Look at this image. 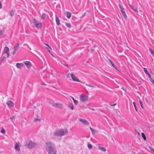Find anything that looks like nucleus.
Listing matches in <instances>:
<instances>
[{
    "label": "nucleus",
    "mask_w": 154,
    "mask_h": 154,
    "mask_svg": "<svg viewBox=\"0 0 154 154\" xmlns=\"http://www.w3.org/2000/svg\"><path fill=\"white\" fill-rule=\"evenodd\" d=\"M45 148L48 154H56L54 146L52 143L50 141H48L46 143Z\"/></svg>",
    "instance_id": "nucleus-1"
},
{
    "label": "nucleus",
    "mask_w": 154,
    "mask_h": 154,
    "mask_svg": "<svg viewBox=\"0 0 154 154\" xmlns=\"http://www.w3.org/2000/svg\"><path fill=\"white\" fill-rule=\"evenodd\" d=\"M68 131L66 129H57L54 132V135L55 136L61 137L68 134Z\"/></svg>",
    "instance_id": "nucleus-2"
},
{
    "label": "nucleus",
    "mask_w": 154,
    "mask_h": 154,
    "mask_svg": "<svg viewBox=\"0 0 154 154\" xmlns=\"http://www.w3.org/2000/svg\"><path fill=\"white\" fill-rule=\"evenodd\" d=\"M37 146V144L36 143H33L31 140L29 141L27 143V147L30 149L36 147Z\"/></svg>",
    "instance_id": "nucleus-3"
},
{
    "label": "nucleus",
    "mask_w": 154,
    "mask_h": 154,
    "mask_svg": "<svg viewBox=\"0 0 154 154\" xmlns=\"http://www.w3.org/2000/svg\"><path fill=\"white\" fill-rule=\"evenodd\" d=\"M80 100L83 102H85L88 99V96L85 94H82L80 95Z\"/></svg>",
    "instance_id": "nucleus-4"
},
{
    "label": "nucleus",
    "mask_w": 154,
    "mask_h": 154,
    "mask_svg": "<svg viewBox=\"0 0 154 154\" xmlns=\"http://www.w3.org/2000/svg\"><path fill=\"white\" fill-rule=\"evenodd\" d=\"M52 106L60 109H62L63 107L62 104L57 103H51Z\"/></svg>",
    "instance_id": "nucleus-5"
},
{
    "label": "nucleus",
    "mask_w": 154,
    "mask_h": 154,
    "mask_svg": "<svg viewBox=\"0 0 154 154\" xmlns=\"http://www.w3.org/2000/svg\"><path fill=\"white\" fill-rule=\"evenodd\" d=\"M9 49L8 48L7 46L5 47L3 52V54H7V57H9V53L8 52Z\"/></svg>",
    "instance_id": "nucleus-6"
},
{
    "label": "nucleus",
    "mask_w": 154,
    "mask_h": 154,
    "mask_svg": "<svg viewBox=\"0 0 154 154\" xmlns=\"http://www.w3.org/2000/svg\"><path fill=\"white\" fill-rule=\"evenodd\" d=\"M79 121L81 122L83 124L85 125H89V123L85 119H83L81 118H79Z\"/></svg>",
    "instance_id": "nucleus-7"
},
{
    "label": "nucleus",
    "mask_w": 154,
    "mask_h": 154,
    "mask_svg": "<svg viewBox=\"0 0 154 154\" xmlns=\"http://www.w3.org/2000/svg\"><path fill=\"white\" fill-rule=\"evenodd\" d=\"M71 76L72 79L73 81L79 82H80V80L78 79V78L75 75L71 73Z\"/></svg>",
    "instance_id": "nucleus-8"
},
{
    "label": "nucleus",
    "mask_w": 154,
    "mask_h": 154,
    "mask_svg": "<svg viewBox=\"0 0 154 154\" xmlns=\"http://www.w3.org/2000/svg\"><path fill=\"white\" fill-rule=\"evenodd\" d=\"M23 63L27 67L30 68L31 67L32 64L29 61H25L23 62Z\"/></svg>",
    "instance_id": "nucleus-9"
},
{
    "label": "nucleus",
    "mask_w": 154,
    "mask_h": 154,
    "mask_svg": "<svg viewBox=\"0 0 154 154\" xmlns=\"http://www.w3.org/2000/svg\"><path fill=\"white\" fill-rule=\"evenodd\" d=\"M23 64L22 63H17L16 64V67L20 69H21L23 66Z\"/></svg>",
    "instance_id": "nucleus-10"
},
{
    "label": "nucleus",
    "mask_w": 154,
    "mask_h": 154,
    "mask_svg": "<svg viewBox=\"0 0 154 154\" xmlns=\"http://www.w3.org/2000/svg\"><path fill=\"white\" fill-rule=\"evenodd\" d=\"M7 104L10 107H12L14 106L13 103L10 100L8 101Z\"/></svg>",
    "instance_id": "nucleus-11"
},
{
    "label": "nucleus",
    "mask_w": 154,
    "mask_h": 154,
    "mask_svg": "<svg viewBox=\"0 0 154 154\" xmlns=\"http://www.w3.org/2000/svg\"><path fill=\"white\" fill-rule=\"evenodd\" d=\"M107 59H108L109 61V62H110V63L111 64L112 66L116 69V70H118L116 68V66L114 64L113 62L110 59H108V58H107Z\"/></svg>",
    "instance_id": "nucleus-12"
},
{
    "label": "nucleus",
    "mask_w": 154,
    "mask_h": 154,
    "mask_svg": "<svg viewBox=\"0 0 154 154\" xmlns=\"http://www.w3.org/2000/svg\"><path fill=\"white\" fill-rule=\"evenodd\" d=\"M15 148L16 150L19 151L20 150V146L18 144L16 143L15 145Z\"/></svg>",
    "instance_id": "nucleus-13"
},
{
    "label": "nucleus",
    "mask_w": 154,
    "mask_h": 154,
    "mask_svg": "<svg viewBox=\"0 0 154 154\" xmlns=\"http://www.w3.org/2000/svg\"><path fill=\"white\" fill-rule=\"evenodd\" d=\"M55 20L57 24V25H59L60 23V20L59 18L57 17L56 15L55 16Z\"/></svg>",
    "instance_id": "nucleus-14"
},
{
    "label": "nucleus",
    "mask_w": 154,
    "mask_h": 154,
    "mask_svg": "<svg viewBox=\"0 0 154 154\" xmlns=\"http://www.w3.org/2000/svg\"><path fill=\"white\" fill-rule=\"evenodd\" d=\"M143 70L145 73L148 75V77L149 78H151V76L147 71V69L146 68H144Z\"/></svg>",
    "instance_id": "nucleus-15"
},
{
    "label": "nucleus",
    "mask_w": 154,
    "mask_h": 154,
    "mask_svg": "<svg viewBox=\"0 0 154 154\" xmlns=\"http://www.w3.org/2000/svg\"><path fill=\"white\" fill-rule=\"evenodd\" d=\"M19 48V44L18 43H17L16 45L14 46V49L17 51Z\"/></svg>",
    "instance_id": "nucleus-16"
},
{
    "label": "nucleus",
    "mask_w": 154,
    "mask_h": 154,
    "mask_svg": "<svg viewBox=\"0 0 154 154\" xmlns=\"http://www.w3.org/2000/svg\"><path fill=\"white\" fill-rule=\"evenodd\" d=\"M119 6L122 13H123V12L125 11L122 5H121L120 4H119Z\"/></svg>",
    "instance_id": "nucleus-17"
},
{
    "label": "nucleus",
    "mask_w": 154,
    "mask_h": 154,
    "mask_svg": "<svg viewBox=\"0 0 154 154\" xmlns=\"http://www.w3.org/2000/svg\"><path fill=\"white\" fill-rule=\"evenodd\" d=\"M35 26L36 27L38 28H41L42 27V23H37L35 24Z\"/></svg>",
    "instance_id": "nucleus-18"
},
{
    "label": "nucleus",
    "mask_w": 154,
    "mask_h": 154,
    "mask_svg": "<svg viewBox=\"0 0 154 154\" xmlns=\"http://www.w3.org/2000/svg\"><path fill=\"white\" fill-rule=\"evenodd\" d=\"M66 16L68 19L70 18L71 17V13L69 12H66Z\"/></svg>",
    "instance_id": "nucleus-19"
},
{
    "label": "nucleus",
    "mask_w": 154,
    "mask_h": 154,
    "mask_svg": "<svg viewBox=\"0 0 154 154\" xmlns=\"http://www.w3.org/2000/svg\"><path fill=\"white\" fill-rule=\"evenodd\" d=\"M98 149H100V150H102L103 151H104V152H105L106 151V148H104L103 147H100V146H99L98 147Z\"/></svg>",
    "instance_id": "nucleus-20"
},
{
    "label": "nucleus",
    "mask_w": 154,
    "mask_h": 154,
    "mask_svg": "<svg viewBox=\"0 0 154 154\" xmlns=\"http://www.w3.org/2000/svg\"><path fill=\"white\" fill-rule=\"evenodd\" d=\"M69 107L72 110H73L74 109L73 105V104L72 103H70L69 104Z\"/></svg>",
    "instance_id": "nucleus-21"
},
{
    "label": "nucleus",
    "mask_w": 154,
    "mask_h": 154,
    "mask_svg": "<svg viewBox=\"0 0 154 154\" xmlns=\"http://www.w3.org/2000/svg\"><path fill=\"white\" fill-rule=\"evenodd\" d=\"M129 6L131 7V8L135 12H137V9L136 8H134L131 5H129Z\"/></svg>",
    "instance_id": "nucleus-22"
},
{
    "label": "nucleus",
    "mask_w": 154,
    "mask_h": 154,
    "mask_svg": "<svg viewBox=\"0 0 154 154\" xmlns=\"http://www.w3.org/2000/svg\"><path fill=\"white\" fill-rule=\"evenodd\" d=\"M122 13V15H123L124 17L125 18L126 20L127 18V16L125 12H123V13Z\"/></svg>",
    "instance_id": "nucleus-23"
},
{
    "label": "nucleus",
    "mask_w": 154,
    "mask_h": 154,
    "mask_svg": "<svg viewBox=\"0 0 154 154\" xmlns=\"http://www.w3.org/2000/svg\"><path fill=\"white\" fill-rule=\"evenodd\" d=\"M142 136L144 139V140H146V137L145 135L143 133H142L141 134Z\"/></svg>",
    "instance_id": "nucleus-24"
},
{
    "label": "nucleus",
    "mask_w": 154,
    "mask_h": 154,
    "mask_svg": "<svg viewBox=\"0 0 154 154\" xmlns=\"http://www.w3.org/2000/svg\"><path fill=\"white\" fill-rule=\"evenodd\" d=\"M46 17V15L45 13H44L42 14L41 16L42 18L44 20L45 19Z\"/></svg>",
    "instance_id": "nucleus-25"
},
{
    "label": "nucleus",
    "mask_w": 154,
    "mask_h": 154,
    "mask_svg": "<svg viewBox=\"0 0 154 154\" xmlns=\"http://www.w3.org/2000/svg\"><path fill=\"white\" fill-rule=\"evenodd\" d=\"M88 149H91L92 148V145L91 144H90L89 143H88Z\"/></svg>",
    "instance_id": "nucleus-26"
},
{
    "label": "nucleus",
    "mask_w": 154,
    "mask_h": 154,
    "mask_svg": "<svg viewBox=\"0 0 154 154\" xmlns=\"http://www.w3.org/2000/svg\"><path fill=\"white\" fill-rule=\"evenodd\" d=\"M6 57H3L2 58V62L4 63L5 61H6Z\"/></svg>",
    "instance_id": "nucleus-27"
},
{
    "label": "nucleus",
    "mask_w": 154,
    "mask_h": 154,
    "mask_svg": "<svg viewBox=\"0 0 154 154\" xmlns=\"http://www.w3.org/2000/svg\"><path fill=\"white\" fill-rule=\"evenodd\" d=\"M10 15L11 17H13L14 15V11L13 10L11 11L10 12Z\"/></svg>",
    "instance_id": "nucleus-28"
},
{
    "label": "nucleus",
    "mask_w": 154,
    "mask_h": 154,
    "mask_svg": "<svg viewBox=\"0 0 154 154\" xmlns=\"http://www.w3.org/2000/svg\"><path fill=\"white\" fill-rule=\"evenodd\" d=\"M66 26L68 28H70L71 26L70 24L68 23H66Z\"/></svg>",
    "instance_id": "nucleus-29"
},
{
    "label": "nucleus",
    "mask_w": 154,
    "mask_h": 154,
    "mask_svg": "<svg viewBox=\"0 0 154 154\" xmlns=\"http://www.w3.org/2000/svg\"><path fill=\"white\" fill-rule=\"evenodd\" d=\"M133 105H134V107L135 108V110L136 111V112H138V110H137V108L136 106V105L135 102H133Z\"/></svg>",
    "instance_id": "nucleus-30"
},
{
    "label": "nucleus",
    "mask_w": 154,
    "mask_h": 154,
    "mask_svg": "<svg viewBox=\"0 0 154 154\" xmlns=\"http://www.w3.org/2000/svg\"><path fill=\"white\" fill-rule=\"evenodd\" d=\"M86 85L88 86H89V87H92V88H95V87L94 86L92 85H90L89 84H86Z\"/></svg>",
    "instance_id": "nucleus-31"
},
{
    "label": "nucleus",
    "mask_w": 154,
    "mask_h": 154,
    "mask_svg": "<svg viewBox=\"0 0 154 154\" xmlns=\"http://www.w3.org/2000/svg\"><path fill=\"white\" fill-rule=\"evenodd\" d=\"M33 23L34 25H35L36 24L38 23V22L36 21V20L35 19H33Z\"/></svg>",
    "instance_id": "nucleus-32"
},
{
    "label": "nucleus",
    "mask_w": 154,
    "mask_h": 154,
    "mask_svg": "<svg viewBox=\"0 0 154 154\" xmlns=\"http://www.w3.org/2000/svg\"><path fill=\"white\" fill-rule=\"evenodd\" d=\"M3 33L2 31L0 29V38H1V36H2L3 35Z\"/></svg>",
    "instance_id": "nucleus-33"
},
{
    "label": "nucleus",
    "mask_w": 154,
    "mask_h": 154,
    "mask_svg": "<svg viewBox=\"0 0 154 154\" xmlns=\"http://www.w3.org/2000/svg\"><path fill=\"white\" fill-rule=\"evenodd\" d=\"M73 102L76 105H77L78 103V101L75 100H74Z\"/></svg>",
    "instance_id": "nucleus-34"
},
{
    "label": "nucleus",
    "mask_w": 154,
    "mask_h": 154,
    "mask_svg": "<svg viewBox=\"0 0 154 154\" xmlns=\"http://www.w3.org/2000/svg\"><path fill=\"white\" fill-rule=\"evenodd\" d=\"M1 132L3 134H5V130L3 129V128H2V129L1 130Z\"/></svg>",
    "instance_id": "nucleus-35"
},
{
    "label": "nucleus",
    "mask_w": 154,
    "mask_h": 154,
    "mask_svg": "<svg viewBox=\"0 0 154 154\" xmlns=\"http://www.w3.org/2000/svg\"><path fill=\"white\" fill-rule=\"evenodd\" d=\"M90 129L91 131L93 133V134H94L95 133V130L93 129L91 127H90Z\"/></svg>",
    "instance_id": "nucleus-36"
},
{
    "label": "nucleus",
    "mask_w": 154,
    "mask_h": 154,
    "mask_svg": "<svg viewBox=\"0 0 154 154\" xmlns=\"http://www.w3.org/2000/svg\"><path fill=\"white\" fill-rule=\"evenodd\" d=\"M149 50L150 52L153 54H154V52L152 51V49L151 48H149Z\"/></svg>",
    "instance_id": "nucleus-37"
},
{
    "label": "nucleus",
    "mask_w": 154,
    "mask_h": 154,
    "mask_svg": "<svg viewBox=\"0 0 154 154\" xmlns=\"http://www.w3.org/2000/svg\"><path fill=\"white\" fill-rule=\"evenodd\" d=\"M149 78V79H150V81L153 84L154 81L152 79V78L151 77V78Z\"/></svg>",
    "instance_id": "nucleus-38"
},
{
    "label": "nucleus",
    "mask_w": 154,
    "mask_h": 154,
    "mask_svg": "<svg viewBox=\"0 0 154 154\" xmlns=\"http://www.w3.org/2000/svg\"><path fill=\"white\" fill-rule=\"evenodd\" d=\"M149 148L151 150V151H152L154 152V148L152 146H149Z\"/></svg>",
    "instance_id": "nucleus-39"
},
{
    "label": "nucleus",
    "mask_w": 154,
    "mask_h": 154,
    "mask_svg": "<svg viewBox=\"0 0 154 154\" xmlns=\"http://www.w3.org/2000/svg\"><path fill=\"white\" fill-rule=\"evenodd\" d=\"M16 51H17L14 49L13 51L11 53V54H12L13 55H14L15 54Z\"/></svg>",
    "instance_id": "nucleus-40"
},
{
    "label": "nucleus",
    "mask_w": 154,
    "mask_h": 154,
    "mask_svg": "<svg viewBox=\"0 0 154 154\" xmlns=\"http://www.w3.org/2000/svg\"><path fill=\"white\" fill-rule=\"evenodd\" d=\"M139 102H140V105L141 106V107L142 108H143V103H142V102L140 100L139 101Z\"/></svg>",
    "instance_id": "nucleus-41"
},
{
    "label": "nucleus",
    "mask_w": 154,
    "mask_h": 154,
    "mask_svg": "<svg viewBox=\"0 0 154 154\" xmlns=\"http://www.w3.org/2000/svg\"><path fill=\"white\" fill-rule=\"evenodd\" d=\"M10 119L11 120L14 119H15V117L14 116H13L11 117H10Z\"/></svg>",
    "instance_id": "nucleus-42"
},
{
    "label": "nucleus",
    "mask_w": 154,
    "mask_h": 154,
    "mask_svg": "<svg viewBox=\"0 0 154 154\" xmlns=\"http://www.w3.org/2000/svg\"><path fill=\"white\" fill-rule=\"evenodd\" d=\"M45 44L47 46H48L49 48L51 49V47L48 44L46 43H45Z\"/></svg>",
    "instance_id": "nucleus-43"
},
{
    "label": "nucleus",
    "mask_w": 154,
    "mask_h": 154,
    "mask_svg": "<svg viewBox=\"0 0 154 154\" xmlns=\"http://www.w3.org/2000/svg\"><path fill=\"white\" fill-rule=\"evenodd\" d=\"M2 3H1V1H0V9H2Z\"/></svg>",
    "instance_id": "nucleus-44"
},
{
    "label": "nucleus",
    "mask_w": 154,
    "mask_h": 154,
    "mask_svg": "<svg viewBox=\"0 0 154 154\" xmlns=\"http://www.w3.org/2000/svg\"><path fill=\"white\" fill-rule=\"evenodd\" d=\"M85 13H84V14H82V16H81V18H82L83 17L85 16Z\"/></svg>",
    "instance_id": "nucleus-45"
},
{
    "label": "nucleus",
    "mask_w": 154,
    "mask_h": 154,
    "mask_svg": "<svg viewBox=\"0 0 154 154\" xmlns=\"http://www.w3.org/2000/svg\"><path fill=\"white\" fill-rule=\"evenodd\" d=\"M116 103H115V104H110V105H111V106H115V105H116Z\"/></svg>",
    "instance_id": "nucleus-46"
},
{
    "label": "nucleus",
    "mask_w": 154,
    "mask_h": 154,
    "mask_svg": "<svg viewBox=\"0 0 154 154\" xmlns=\"http://www.w3.org/2000/svg\"><path fill=\"white\" fill-rule=\"evenodd\" d=\"M35 119L36 120H39L40 121V120L38 119Z\"/></svg>",
    "instance_id": "nucleus-47"
},
{
    "label": "nucleus",
    "mask_w": 154,
    "mask_h": 154,
    "mask_svg": "<svg viewBox=\"0 0 154 154\" xmlns=\"http://www.w3.org/2000/svg\"><path fill=\"white\" fill-rule=\"evenodd\" d=\"M72 98L73 100V101L74 100H75L73 97H72Z\"/></svg>",
    "instance_id": "nucleus-48"
},
{
    "label": "nucleus",
    "mask_w": 154,
    "mask_h": 154,
    "mask_svg": "<svg viewBox=\"0 0 154 154\" xmlns=\"http://www.w3.org/2000/svg\"><path fill=\"white\" fill-rule=\"evenodd\" d=\"M42 85H46V84L45 83H43L42 84Z\"/></svg>",
    "instance_id": "nucleus-49"
},
{
    "label": "nucleus",
    "mask_w": 154,
    "mask_h": 154,
    "mask_svg": "<svg viewBox=\"0 0 154 154\" xmlns=\"http://www.w3.org/2000/svg\"><path fill=\"white\" fill-rule=\"evenodd\" d=\"M91 109L93 110H95V109Z\"/></svg>",
    "instance_id": "nucleus-50"
},
{
    "label": "nucleus",
    "mask_w": 154,
    "mask_h": 154,
    "mask_svg": "<svg viewBox=\"0 0 154 154\" xmlns=\"http://www.w3.org/2000/svg\"><path fill=\"white\" fill-rule=\"evenodd\" d=\"M48 51L49 52H50V51H49V50H48Z\"/></svg>",
    "instance_id": "nucleus-51"
},
{
    "label": "nucleus",
    "mask_w": 154,
    "mask_h": 154,
    "mask_svg": "<svg viewBox=\"0 0 154 154\" xmlns=\"http://www.w3.org/2000/svg\"><path fill=\"white\" fill-rule=\"evenodd\" d=\"M91 51H93V50H91Z\"/></svg>",
    "instance_id": "nucleus-52"
},
{
    "label": "nucleus",
    "mask_w": 154,
    "mask_h": 154,
    "mask_svg": "<svg viewBox=\"0 0 154 154\" xmlns=\"http://www.w3.org/2000/svg\"><path fill=\"white\" fill-rule=\"evenodd\" d=\"M153 84L154 85V83H153Z\"/></svg>",
    "instance_id": "nucleus-53"
},
{
    "label": "nucleus",
    "mask_w": 154,
    "mask_h": 154,
    "mask_svg": "<svg viewBox=\"0 0 154 154\" xmlns=\"http://www.w3.org/2000/svg\"><path fill=\"white\" fill-rule=\"evenodd\" d=\"M131 154H133L132 153H131Z\"/></svg>",
    "instance_id": "nucleus-54"
},
{
    "label": "nucleus",
    "mask_w": 154,
    "mask_h": 154,
    "mask_svg": "<svg viewBox=\"0 0 154 154\" xmlns=\"http://www.w3.org/2000/svg\"><path fill=\"white\" fill-rule=\"evenodd\" d=\"M153 55H154V54Z\"/></svg>",
    "instance_id": "nucleus-55"
}]
</instances>
